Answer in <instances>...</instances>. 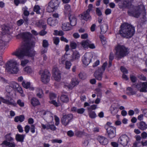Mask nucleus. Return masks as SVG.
Here are the masks:
<instances>
[{"label":"nucleus","instance_id":"obj_1","mask_svg":"<svg viewBox=\"0 0 147 147\" xmlns=\"http://www.w3.org/2000/svg\"><path fill=\"white\" fill-rule=\"evenodd\" d=\"M24 39L23 45L19 48L16 49L12 53V55H15L20 59H22L24 57L27 55L32 57H34L36 54V52L34 50H30L34 47V43H30L29 40L31 36V34L29 32L22 33Z\"/></svg>","mask_w":147,"mask_h":147},{"label":"nucleus","instance_id":"obj_2","mask_svg":"<svg viewBox=\"0 0 147 147\" xmlns=\"http://www.w3.org/2000/svg\"><path fill=\"white\" fill-rule=\"evenodd\" d=\"M120 8H130L128 11V14L136 18H138L140 16H142L144 20L146 18V10L144 6L141 4L138 6H132L131 1L129 0L123 1L119 4Z\"/></svg>","mask_w":147,"mask_h":147},{"label":"nucleus","instance_id":"obj_3","mask_svg":"<svg viewBox=\"0 0 147 147\" xmlns=\"http://www.w3.org/2000/svg\"><path fill=\"white\" fill-rule=\"evenodd\" d=\"M135 29L131 25L127 23H124L121 26L119 34L124 37L129 38L131 37L135 33Z\"/></svg>","mask_w":147,"mask_h":147},{"label":"nucleus","instance_id":"obj_4","mask_svg":"<svg viewBox=\"0 0 147 147\" xmlns=\"http://www.w3.org/2000/svg\"><path fill=\"white\" fill-rule=\"evenodd\" d=\"M19 64L14 59H10L7 61L5 64V70L10 74H16L19 71Z\"/></svg>","mask_w":147,"mask_h":147},{"label":"nucleus","instance_id":"obj_5","mask_svg":"<svg viewBox=\"0 0 147 147\" xmlns=\"http://www.w3.org/2000/svg\"><path fill=\"white\" fill-rule=\"evenodd\" d=\"M1 102L15 107H17V104L20 107H23L24 105V102L21 100H18L17 103L14 100L8 95L6 96L5 98L2 97H0V105L1 104Z\"/></svg>","mask_w":147,"mask_h":147},{"label":"nucleus","instance_id":"obj_6","mask_svg":"<svg viewBox=\"0 0 147 147\" xmlns=\"http://www.w3.org/2000/svg\"><path fill=\"white\" fill-rule=\"evenodd\" d=\"M4 137L5 140L3 141V144L7 147H15L14 139L12 133L10 132L7 134Z\"/></svg>","mask_w":147,"mask_h":147},{"label":"nucleus","instance_id":"obj_7","mask_svg":"<svg viewBox=\"0 0 147 147\" xmlns=\"http://www.w3.org/2000/svg\"><path fill=\"white\" fill-rule=\"evenodd\" d=\"M116 54L119 58L126 55L129 53V50L123 45H118L115 48Z\"/></svg>","mask_w":147,"mask_h":147},{"label":"nucleus","instance_id":"obj_8","mask_svg":"<svg viewBox=\"0 0 147 147\" xmlns=\"http://www.w3.org/2000/svg\"><path fill=\"white\" fill-rule=\"evenodd\" d=\"M60 3L59 0H52L48 4L47 8V11L49 12L53 11L57 8Z\"/></svg>","mask_w":147,"mask_h":147},{"label":"nucleus","instance_id":"obj_9","mask_svg":"<svg viewBox=\"0 0 147 147\" xmlns=\"http://www.w3.org/2000/svg\"><path fill=\"white\" fill-rule=\"evenodd\" d=\"M42 82L44 84L48 83L49 81L50 74L47 70H41L40 72Z\"/></svg>","mask_w":147,"mask_h":147},{"label":"nucleus","instance_id":"obj_10","mask_svg":"<svg viewBox=\"0 0 147 147\" xmlns=\"http://www.w3.org/2000/svg\"><path fill=\"white\" fill-rule=\"evenodd\" d=\"M134 86L136 88L140 91L146 92L147 91V82H139Z\"/></svg>","mask_w":147,"mask_h":147},{"label":"nucleus","instance_id":"obj_11","mask_svg":"<svg viewBox=\"0 0 147 147\" xmlns=\"http://www.w3.org/2000/svg\"><path fill=\"white\" fill-rule=\"evenodd\" d=\"M9 84L11 86V87L12 88V89H14L17 90L21 94L22 97H24L25 95L23 93V92L22 88L19 86V84L14 82H9Z\"/></svg>","mask_w":147,"mask_h":147},{"label":"nucleus","instance_id":"obj_12","mask_svg":"<svg viewBox=\"0 0 147 147\" xmlns=\"http://www.w3.org/2000/svg\"><path fill=\"white\" fill-rule=\"evenodd\" d=\"M67 55L66 54L62 56L59 59V62L60 63L64 64L65 63V68L67 69H69L71 65V63L68 61H66L67 59Z\"/></svg>","mask_w":147,"mask_h":147},{"label":"nucleus","instance_id":"obj_13","mask_svg":"<svg viewBox=\"0 0 147 147\" xmlns=\"http://www.w3.org/2000/svg\"><path fill=\"white\" fill-rule=\"evenodd\" d=\"M119 143L124 147L126 146L130 141L129 138L126 135L121 136L119 139Z\"/></svg>","mask_w":147,"mask_h":147},{"label":"nucleus","instance_id":"obj_14","mask_svg":"<svg viewBox=\"0 0 147 147\" xmlns=\"http://www.w3.org/2000/svg\"><path fill=\"white\" fill-rule=\"evenodd\" d=\"M92 58V54L90 53H86L82 57L83 64L86 66L88 65L90 63Z\"/></svg>","mask_w":147,"mask_h":147},{"label":"nucleus","instance_id":"obj_15","mask_svg":"<svg viewBox=\"0 0 147 147\" xmlns=\"http://www.w3.org/2000/svg\"><path fill=\"white\" fill-rule=\"evenodd\" d=\"M73 117V116L71 114L64 115L63 117L61 120L63 124L65 126L67 125L69 121L72 119Z\"/></svg>","mask_w":147,"mask_h":147},{"label":"nucleus","instance_id":"obj_16","mask_svg":"<svg viewBox=\"0 0 147 147\" xmlns=\"http://www.w3.org/2000/svg\"><path fill=\"white\" fill-rule=\"evenodd\" d=\"M116 129L115 127L110 126H109L106 129L108 136L110 138H112L115 136Z\"/></svg>","mask_w":147,"mask_h":147},{"label":"nucleus","instance_id":"obj_17","mask_svg":"<svg viewBox=\"0 0 147 147\" xmlns=\"http://www.w3.org/2000/svg\"><path fill=\"white\" fill-rule=\"evenodd\" d=\"M53 76L55 80L59 81L61 78V74L57 67H54L53 69Z\"/></svg>","mask_w":147,"mask_h":147},{"label":"nucleus","instance_id":"obj_18","mask_svg":"<svg viewBox=\"0 0 147 147\" xmlns=\"http://www.w3.org/2000/svg\"><path fill=\"white\" fill-rule=\"evenodd\" d=\"M56 97V95L53 93H51L50 94V100L49 101L50 103L53 104L56 107H58L60 105V103L59 102H57L54 100Z\"/></svg>","mask_w":147,"mask_h":147},{"label":"nucleus","instance_id":"obj_19","mask_svg":"<svg viewBox=\"0 0 147 147\" xmlns=\"http://www.w3.org/2000/svg\"><path fill=\"white\" fill-rule=\"evenodd\" d=\"M80 17L81 19L84 20L86 21L90 20L91 19V17L89 14V12L87 11L84 12L80 15Z\"/></svg>","mask_w":147,"mask_h":147},{"label":"nucleus","instance_id":"obj_20","mask_svg":"<svg viewBox=\"0 0 147 147\" xmlns=\"http://www.w3.org/2000/svg\"><path fill=\"white\" fill-rule=\"evenodd\" d=\"M47 22L48 24L52 27L56 26L58 23V21L57 20L53 19L51 17L48 18Z\"/></svg>","mask_w":147,"mask_h":147},{"label":"nucleus","instance_id":"obj_21","mask_svg":"<svg viewBox=\"0 0 147 147\" xmlns=\"http://www.w3.org/2000/svg\"><path fill=\"white\" fill-rule=\"evenodd\" d=\"M103 72L101 69H98L96 71L94 74V76L96 79L100 80L102 78V75Z\"/></svg>","mask_w":147,"mask_h":147},{"label":"nucleus","instance_id":"obj_22","mask_svg":"<svg viewBox=\"0 0 147 147\" xmlns=\"http://www.w3.org/2000/svg\"><path fill=\"white\" fill-rule=\"evenodd\" d=\"M41 126L43 129H46L47 130L49 129L52 130L54 131L56 129V127L54 125H51L49 124H47L46 125L41 124Z\"/></svg>","mask_w":147,"mask_h":147},{"label":"nucleus","instance_id":"obj_23","mask_svg":"<svg viewBox=\"0 0 147 147\" xmlns=\"http://www.w3.org/2000/svg\"><path fill=\"white\" fill-rule=\"evenodd\" d=\"M97 139L101 144L105 145L108 143V140L107 139L104 137L99 136H98Z\"/></svg>","mask_w":147,"mask_h":147},{"label":"nucleus","instance_id":"obj_24","mask_svg":"<svg viewBox=\"0 0 147 147\" xmlns=\"http://www.w3.org/2000/svg\"><path fill=\"white\" fill-rule=\"evenodd\" d=\"M41 115H45L49 117V119L48 118L47 121L49 122H51L53 120V117L52 116H51V114L49 112H46L45 111H43L40 112Z\"/></svg>","mask_w":147,"mask_h":147},{"label":"nucleus","instance_id":"obj_25","mask_svg":"<svg viewBox=\"0 0 147 147\" xmlns=\"http://www.w3.org/2000/svg\"><path fill=\"white\" fill-rule=\"evenodd\" d=\"M62 29L65 31H68L72 29L71 26L68 22L63 23L61 26Z\"/></svg>","mask_w":147,"mask_h":147},{"label":"nucleus","instance_id":"obj_26","mask_svg":"<svg viewBox=\"0 0 147 147\" xmlns=\"http://www.w3.org/2000/svg\"><path fill=\"white\" fill-rule=\"evenodd\" d=\"M22 84L23 86L26 89L29 88L31 90H34V88L33 87L30 86V84L29 82L23 81Z\"/></svg>","mask_w":147,"mask_h":147},{"label":"nucleus","instance_id":"obj_27","mask_svg":"<svg viewBox=\"0 0 147 147\" xmlns=\"http://www.w3.org/2000/svg\"><path fill=\"white\" fill-rule=\"evenodd\" d=\"M35 91L37 96L39 98H42L43 96V93L42 90L40 87L35 88Z\"/></svg>","mask_w":147,"mask_h":147},{"label":"nucleus","instance_id":"obj_28","mask_svg":"<svg viewBox=\"0 0 147 147\" xmlns=\"http://www.w3.org/2000/svg\"><path fill=\"white\" fill-rule=\"evenodd\" d=\"M80 57V55L79 52L77 51L74 52L72 56V61H74L78 59Z\"/></svg>","mask_w":147,"mask_h":147},{"label":"nucleus","instance_id":"obj_29","mask_svg":"<svg viewBox=\"0 0 147 147\" xmlns=\"http://www.w3.org/2000/svg\"><path fill=\"white\" fill-rule=\"evenodd\" d=\"M69 19L71 26H74L76 24L77 19L74 15H71L69 17Z\"/></svg>","mask_w":147,"mask_h":147},{"label":"nucleus","instance_id":"obj_30","mask_svg":"<svg viewBox=\"0 0 147 147\" xmlns=\"http://www.w3.org/2000/svg\"><path fill=\"white\" fill-rule=\"evenodd\" d=\"M79 83V82L77 78H74L72 80L71 85L69 86L68 88L69 89H72L75 86L78 85Z\"/></svg>","mask_w":147,"mask_h":147},{"label":"nucleus","instance_id":"obj_31","mask_svg":"<svg viewBox=\"0 0 147 147\" xmlns=\"http://www.w3.org/2000/svg\"><path fill=\"white\" fill-rule=\"evenodd\" d=\"M138 127L140 129L144 130L147 128V124L143 121H141L139 123Z\"/></svg>","mask_w":147,"mask_h":147},{"label":"nucleus","instance_id":"obj_32","mask_svg":"<svg viewBox=\"0 0 147 147\" xmlns=\"http://www.w3.org/2000/svg\"><path fill=\"white\" fill-rule=\"evenodd\" d=\"M25 136V135H20L17 134L16 135V140L17 142H22L24 141V138Z\"/></svg>","mask_w":147,"mask_h":147},{"label":"nucleus","instance_id":"obj_33","mask_svg":"<svg viewBox=\"0 0 147 147\" xmlns=\"http://www.w3.org/2000/svg\"><path fill=\"white\" fill-rule=\"evenodd\" d=\"M2 33L4 34H9L10 30L11 29L8 26L3 25L2 26Z\"/></svg>","mask_w":147,"mask_h":147},{"label":"nucleus","instance_id":"obj_34","mask_svg":"<svg viewBox=\"0 0 147 147\" xmlns=\"http://www.w3.org/2000/svg\"><path fill=\"white\" fill-rule=\"evenodd\" d=\"M24 71L28 74H32L33 72V69L30 66H28L24 67L23 69Z\"/></svg>","mask_w":147,"mask_h":147},{"label":"nucleus","instance_id":"obj_35","mask_svg":"<svg viewBox=\"0 0 147 147\" xmlns=\"http://www.w3.org/2000/svg\"><path fill=\"white\" fill-rule=\"evenodd\" d=\"M136 91L131 87H128L127 89V93L129 95H133L136 94Z\"/></svg>","mask_w":147,"mask_h":147},{"label":"nucleus","instance_id":"obj_36","mask_svg":"<svg viewBox=\"0 0 147 147\" xmlns=\"http://www.w3.org/2000/svg\"><path fill=\"white\" fill-rule=\"evenodd\" d=\"M24 117L23 115L16 116L14 118V121L16 122H18L19 121L22 122L24 121Z\"/></svg>","mask_w":147,"mask_h":147},{"label":"nucleus","instance_id":"obj_37","mask_svg":"<svg viewBox=\"0 0 147 147\" xmlns=\"http://www.w3.org/2000/svg\"><path fill=\"white\" fill-rule=\"evenodd\" d=\"M31 104L34 106L39 105L40 104L38 100L36 98H32L31 100Z\"/></svg>","mask_w":147,"mask_h":147},{"label":"nucleus","instance_id":"obj_38","mask_svg":"<svg viewBox=\"0 0 147 147\" xmlns=\"http://www.w3.org/2000/svg\"><path fill=\"white\" fill-rule=\"evenodd\" d=\"M108 26L107 24H104L100 26L101 32L102 34L105 33L108 29Z\"/></svg>","mask_w":147,"mask_h":147},{"label":"nucleus","instance_id":"obj_39","mask_svg":"<svg viewBox=\"0 0 147 147\" xmlns=\"http://www.w3.org/2000/svg\"><path fill=\"white\" fill-rule=\"evenodd\" d=\"M61 101L64 102H67L68 101L69 98L66 95H62L60 98Z\"/></svg>","mask_w":147,"mask_h":147},{"label":"nucleus","instance_id":"obj_40","mask_svg":"<svg viewBox=\"0 0 147 147\" xmlns=\"http://www.w3.org/2000/svg\"><path fill=\"white\" fill-rule=\"evenodd\" d=\"M90 41L88 40L82 41L81 44L82 46L84 48H86L88 47Z\"/></svg>","mask_w":147,"mask_h":147},{"label":"nucleus","instance_id":"obj_41","mask_svg":"<svg viewBox=\"0 0 147 147\" xmlns=\"http://www.w3.org/2000/svg\"><path fill=\"white\" fill-rule=\"evenodd\" d=\"M40 9L41 8L40 6L38 5H35L34 7V11L37 14H40Z\"/></svg>","mask_w":147,"mask_h":147},{"label":"nucleus","instance_id":"obj_42","mask_svg":"<svg viewBox=\"0 0 147 147\" xmlns=\"http://www.w3.org/2000/svg\"><path fill=\"white\" fill-rule=\"evenodd\" d=\"M64 32L62 30L58 31L57 30H55L53 33V34L55 35L62 36L64 35Z\"/></svg>","mask_w":147,"mask_h":147},{"label":"nucleus","instance_id":"obj_43","mask_svg":"<svg viewBox=\"0 0 147 147\" xmlns=\"http://www.w3.org/2000/svg\"><path fill=\"white\" fill-rule=\"evenodd\" d=\"M71 11L70 6L68 4H66L65 6L64 12L65 13H69Z\"/></svg>","mask_w":147,"mask_h":147},{"label":"nucleus","instance_id":"obj_44","mask_svg":"<svg viewBox=\"0 0 147 147\" xmlns=\"http://www.w3.org/2000/svg\"><path fill=\"white\" fill-rule=\"evenodd\" d=\"M111 113L113 115L117 114L118 111V109L115 107H111Z\"/></svg>","mask_w":147,"mask_h":147},{"label":"nucleus","instance_id":"obj_45","mask_svg":"<svg viewBox=\"0 0 147 147\" xmlns=\"http://www.w3.org/2000/svg\"><path fill=\"white\" fill-rule=\"evenodd\" d=\"M38 24H36L40 27L42 26L43 28H45L46 27L45 22L43 21H39Z\"/></svg>","mask_w":147,"mask_h":147},{"label":"nucleus","instance_id":"obj_46","mask_svg":"<svg viewBox=\"0 0 147 147\" xmlns=\"http://www.w3.org/2000/svg\"><path fill=\"white\" fill-rule=\"evenodd\" d=\"M100 38L103 45H105L107 43V41L103 35H100Z\"/></svg>","mask_w":147,"mask_h":147},{"label":"nucleus","instance_id":"obj_47","mask_svg":"<svg viewBox=\"0 0 147 147\" xmlns=\"http://www.w3.org/2000/svg\"><path fill=\"white\" fill-rule=\"evenodd\" d=\"M28 8L26 7L22 8V10L24 11V14L25 16H28L29 14V12L27 10Z\"/></svg>","mask_w":147,"mask_h":147},{"label":"nucleus","instance_id":"obj_48","mask_svg":"<svg viewBox=\"0 0 147 147\" xmlns=\"http://www.w3.org/2000/svg\"><path fill=\"white\" fill-rule=\"evenodd\" d=\"M53 41L54 43L56 45H58L60 41L59 38L58 37H53Z\"/></svg>","mask_w":147,"mask_h":147},{"label":"nucleus","instance_id":"obj_49","mask_svg":"<svg viewBox=\"0 0 147 147\" xmlns=\"http://www.w3.org/2000/svg\"><path fill=\"white\" fill-rule=\"evenodd\" d=\"M29 62V61L26 59L22 60L21 61V65L24 67Z\"/></svg>","mask_w":147,"mask_h":147},{"label":"nucleus","instance_id":"obj_50","mask_svg":"<svg viewBox=\"0 0 147 147\" xmlns=\"http://www.w3.org/2000/svg\"><path fill=\"white\" fill-rule=\"evenodd\" d=\"M89 116L92 118H94L96 117V115L95 112L91 111L89 113Z\"/></svg>","mask_w":147,"mask_h":147},{"label":"nucleus","instance_id":"obj_51","mask_svg":"<svg viewBox=\"0 0 147 147\" xmlns=\"http://www.w3.org/2000/svg\"><path fill=\"white\" fill-rule=\"evenodd\" d=\"M97 108V105H91L90 107H88V110H94Z\"/></svg>","mask_w":147,"mask_h":147},{"label":"nucleus","instance_id":"obj_52","mask_svg":"<svg viewBox=\"0 0 147 147\" xmlns=\"http://www.w3.org/2000/svg\"><path fill=\"white\" fill-rule=\"evenodd\" d=\"M49 45L48 42L47 40H44L42 42V46L44 48L47 47H48Z\"/></svg>","mask_w":147,"mask_h":147},{"label":"nucleus","instance_id":"obj_53","mask_svg":"<svg viewBox=\"0 0 147 147\" xmlns=\"http://www.w3.org/2000/svg\"><path fill=\"white\" fill-rule=\"evenodd\" d=\"M85 109L83 108H81L77 109V112L78 113L80 114H82L84 113Z\"/></svg>","mask_w":147,"mask_h":147},{"label":"nucleus","instance_id":"obj_54","mask_svg":"<svg viewBox=\"0 0 147 147\" xmlns=\"http://www.w3.org/2000/svg\"><path fill=\"white\" fill-rule=\"evenodd\" d=\"M120 69L121 71L124 74H127L128 73V71L127 70L123 67H121V68Z\"/></svg>","mask_w":147,"mask_h":147},{"label":"nucleus","instance_id":"obj_55","mask_svg":"<svg viewBox=\"0 0 147 147\" xmlns=\"http://www.w3.org/2000/svg\"><path fill=\"white\" fill-rule=\"evenodd\" d=\"M79 76L80 78L84 80L86 78V76L84 73H80Z\"/></svg>","mask_w":147,"mask_h":147},{"label":"nucleus","instance_id":"obj_56","mask_svg":"<svg viewBox=\"0 0 147 147\" xmlns=\"http://www.w3.org/2000/svg\"><path fill=\"white\" fill-rule=\"evenodd\" d=\"M60 40L61 41L65 42L66 43H68V40L63 36H62L60 38Z\"/></svg>","mask_w":147,"mask_h":147},{"label":"nucleus","instance_id":"obj_57","mask_svg":"<svg viewBox=\"0 0 147 147\" xmlns=\"http://www.w3.org/2000/svg\"><path fill=\"white\" fill-rule=\"evenodd\" d=\"M55 125H58L59 123V117L56 115L55 116Z\"/></svg>","mask_w":147,"mask_h":147},{"label":"nucleus","instance_id":"obj_58","mask_svg":"<svg viewBox=\"0 0 147 147\" xmlns=\"http://www.w3.org/2000/svg\"><path fill=\"white\" fill-rule=\"evenodd\" d=\"M142 145L143 146H147V140H142L141 142Z\"/></svg>","mask_w":147,"mask_h":147},{"label":"nucleus","instance_id":"obj_59","mask_svg":"<svg viewBox=\"0 0 147 147\" xmlns=\"http://www.w3.org/2000/svg\"><path fill=\"white\" fill-rule=\"evenodd\" d=\"M51 142L53 143H61L62 142V141L61 140L55 139L52 140Z\"/></svg>","mask_w":147,"mask_h":147},{"label":"nucleus","instance_id":"obj_60","mask_svg":"<svg viewBox=\"0 0 147 147\" xmlns=\"http://www.w3.org/2000/svg\"><path fill=\"white\" fill-rule=\"evenodd\" d=\"M12 90V88L11 87V86L9 84V85L7 86L6 87V91L8 93L10 92Z\"/></svg>","mask_w":147,"mask_h":147},{"label":"nucleus","instance_id":"obj_61","mask_svg":"<svg viewBox=\"0 0 147 147\" xmlns=\"http://www.w3.org/2000/svg\"><path fill=\"white\" fill-rule=\"evenodd\" d=\"M142 138L144 139H145L147 138V133L145 132H143L141 134Z\"/></svg>","mask_w":147,"mask_h":147},{"label":"nucleus","instance_id":"obj_62","mask_svg":"<svg viewBox=\"0 0 147 147\" xmlns=\"http://www.w3.org/2000/svg\"><path fill=\"white\" fill-rule=\"evenodd\" d=\"M130 78L132 82H135L136 81V78L135 76L133 75H131Z\"/></svg>","mask_w":147,"mask_h":147},{"label":"nucleus","instance_id":"obj_63","mask_svg":"<svg viewBox=\"0 0 147 147\" xmlns=\"http://www.w3.org/2000/svg\"><path fill=\"white\" fill-rule=\"evenodd\" d=\"M77 45L76 44L75 42H71L70 44V47L72 49H75Z\"/></svg>","mask_w":147,"mask_h":147},{"label":"nucleus","instance_id":"obj_64","mask_svg":"<svg viewBox=\"0 0 147 147\" xmlns=\"http://www.w3.org/2000/svg\"><path fill=\"white\" fill-rule=\"evenodd\" d=\"M30 129V126L28 125H26L24 127V130L26 133H28Z\"/></svg>","mask_w":147,"mask_h":147}]
</instances>
